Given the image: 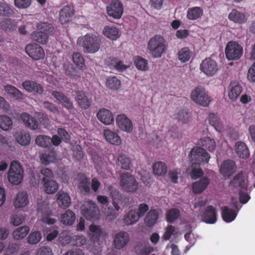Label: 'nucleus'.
Masks as SVG:
<instances>
[{"mask_svg":"<svg viewBox=\"0 0 255 255\" xmlns=\"http://www.w3.org/2000/svg\"><path fill=\"white\" fill-rule=\"evenodd\" d=\"M167 48L166 41L164 37L160 34H156L151 37L147 46V50L152 58H160L165 53Z\"/></svg>","mask_w":255,"mask_h":255,"instance_id":"nucleus-1","label":"nucleus"},{"mask_svg":"<svg viewBox=\"0 0 255 255\" xmlns=\"http://www.w3.org/2000/svg\"><path fill=\"white\" fill-rule=\"evenodd\" d=\"M77 43L83 47L85 53H95L100 49L102 40L100 35L88 33L79 37Z\"/></svg>","mask_w":255,"mask_h":255,"instance_id":"nucleus-2","label":"nucleus"},{"mask_svg":"<svg viewBox=\"0 0 255 255\" xmlns=\"http://www.w3.org/2000/svg\"><path fill=\"white\" fill-rule=\"evenodd\" d=\"M53 30L54 27L51 24L41 22L37 24L36 31L32 33L31 38L34 41L45 44L48 42L49 35L53 33Z\"/></svg>","mask_w":255,"mask_h":255,"instance_id":"nucleus-3","label":"nucleus"},{"mask_svg":"<svg viewBox=\"0 0 255 255\" xmlns=\"http://www.w3.org/2000/svg\"><path fill=\"white\" fill-rule=\"evenodd\" d=\"M23 177V170L19 162L12 161L7 173L8 179L13 185L19 184Z\"/></svg>","mask_w":255,"mask_h":255,"instance_id":"nucleus-4","label":"nucleus"},{"mask_svg":"<svg viewBox=\"0 0 255 255\" xmlns=\"http://www.w3.org/2000/svg\"><path fill=\"white\" fill-rule=\"evenodd\" d=\"M190 97L195 103L203 107L208 106L211 101L208 92L201 86H197L192 91Z\"/></svg>","mask_w":255,"mask_h":255,"instance_id":"nucleus-5","label":"nucleus"},{"mask_svg":"<svg viewBox=\"0 0 255 255\" xmlns=\"http://www.w3.org/2000/svg\"><path fill=\"white\" fill-rule=\"evenodd\" d=\"M189 156L193 162V166L195 164L200 166L202 163H208L210 158L206 150L199 146L193 147L190 151Z\"/></svg>","mask_w":255,"mask_h":255,"instance_id":"nucleus-6","label":"nucleus"},{"mask_svg":"<svg viewBox=\"0 0 255 255\" xmlns=\"http://www.w3.org/2000/svg\"><path fill=\"white\" fill-rule=\"evenodd\" d=\"M121 186L126 191L134 192L138 187V183L134 176L129 173H124L120 175Z\"/></svg>","mask_w":255,"mask_h":255,"instance_id":"nucleus-7","label":"nucleus"},{"mask_svg":"<svg viewBox=\"0 0 255 255\" xmlns=\"http://www.w3.org/2000/svg\"><path fill=\"white\" fill-rule=\"evenodd\" d=\"M81 213L88 220L98 219L100 211L96 203L92 200L88 201L82 208Z\"/></svg>","mask_w":255,"mask_h":255,"instance_id":"nucleus-8","label":"nucleus"},{"mask_svg":"<svg viewBox=\"0 0 255 255\" xmlns=\"http://www.w3.org/2000/svg\"><path fill=\"white\" fill-rule=\"evenodd\" d=\"M243 53L242 47L235 41L228 42L225 48L226 56L229 60L239 59Z\"/></svg>","mask_w":255,"mask_h":255,"instance_id":"nucleus-9","label":"nucleus"},{"mask_svg":"<svg viewBox=\"0 0 255 255\" xmlns=\"http://www.w3.org/2000/svg\"><path fill=\"white\" fill-rule=\"evenodd\" d=\"M200 70L208 77L214 76L218 70L217 62L210 57L203 60L200 66Z\"/></svg>","mask_w":255,"mask_h":255,"instance_id":"nucleus-10","label":"nucleus"},{"mask_svg":"<svg viewBox=\"0 0 255 255\" xmlns=\"http://www.w3.org/2000/svg\"><path fill=\"white\" fill-rule=\"evenodd\" d=\"M25 50L27 55L35 60L42 59L45 57L43 48L36 43H31L26 45Z\"/></svg>","mask_w":255,"mask_h":255,"instance_id":"nucleus-11","label":"nucleus"},{"mask_svg":"<svg viewBox=\"0 0 255 255\" xmlns=\"http://www.w3.org/2000/svg\"><path fill=\"white\" fill-rule=\"evenodd\" d=\"M107 11L110 16L119 19L124 12L123 3L119 0H113L110 4L107 6Z\"/></svg>","mask_w":255,"mask_h":255,"instance_id":"nucleus-12","label":"nucleus"},{"mask_svg":"<svg viewBox=\"0 0 255 255\" xmlns=\"http://www.w3.org/2000/svg\"><path fill=\"white\" fill-rule=\"evenodd\" d=\"M75 13L73 6L66 5L62 7L59 11V20L62 24H66L72 19Z\"/></svg>","mask_w":255,"mask_h":255,"instance_id":"nucleus-13","label":"nucleus"},{"mask_svg":"<svg viewBox=\"0 0 255 255\" xmlns=\"http://www.w3.org/2000/svg\"><path fill=\"white\" fill-rule=\"evenodd\" d=\"M217 216L216 209L212 205L207 206L201 214L202 221L210 224H214L217 221Z\"/></svg>","mask_w":255,"mask_h":255,"instance_id":"nucleus-14","label":"nucleus"},{"mask_svg":"<svg viewBox=\"0 0 255 255\" xmlns=\"http://www.w3.org/2000/svg\"><path fill=\"white\" fill-rule=\"evenodd\" d=\"M22 86L26 91L33 94L41 95L44 92L42 85L34 81H25L22 83Z\"/></svg>","mask_w":255,"mask_h":255,"instance_id":"nucleus-15","label":"nucleus"},{"mask_svg":"<svg viewBox=\"0 0 255 255\" xmlns=\"http://www.w3.org/2000/svg\"><path fill=\"white\" fill-rule=\"evenodd\" d=\"M117 123L119 127L123 131L130 132L133 129L131 121L125 115H120L117 116Z\"/></svg>","mask_w":255,"mask_h":255,"instance_id":"nucleus-16","label":"nucleus"},{"mask_svg":"<svg viewBox=\"0 0 255 255\" xmlns=\"http://www.w3.org/2000/svg\"><path fill=\"white\" fill-rule=\"evenodd\" d=\"M129 241V234L124 231L116 234L114 238V244L117 249L120 250L125 247Z\"/></svg>","mask_w":255,"mask_h":255,"instance_id":"nucleus-17","label":"nucleus"},{"mask_svg":"<svg viewBox=\"0 0 255 255\" xmlns=\"http://www.w3.org/2000/svg\"><path fill=\"white\" fill-rule=\"evenodd\" d=\"M230 185L234 187H239L241 190H248V181L243 172H239L230 181Z\"/></svg>","mask_w":255,"mask_h":255,"instance_id":"nucleus-18","label":"nucleus"},{"mask_svg":"<svg viewBox=\"0 0 255 255\" xmlns=\"http://www.w3.org/2000/svg\"><path fill=\"white\" fill-rule=\"evenodd\" d=\"M75 100L78 105L82 109L87 110L91 106V100L83 91H78L76 93Z\"/></svg>","mask_w":255,"mask_h":255,"instance_id":"nucleus-19","label":"nucleus"},{"mask_svg":"<svg viewBox=\"0 0 255 255\" xmlns=\"http://www.w3.org/2000/svg\"><path fill=\"white\" fill-rule=\"evenodd\" d=\"M52 95L56 99L63 107L68 110H72L74 108L73 104L70 99L66 96L63 93L54 91L51 93Z\"/></svg>","mask_w":255,"mask_h":255,"instance_id":"nucleus-20","label":"nucleus"},{"mask_svg":"<svg viewBox=\"0 0 255 255\" xmlns=\"http://www.w3.org/2000/svg\"><path fill=\"white\" fill-rule=\"evenodd\" d=\"M236 170L235 162L232 160L224 161L221 165L220 172L224 176L232 175Z\"/></svg>","mask_w":255,"mask_h":255,"instance_id":"nucleus-21","label":"nucleus"},{"mask_svg":"<svg viewBox=\"0 0 255 255\" xmlns=\"http://www.w3.org/2000/svg\"><path fill=\"white\" fill-rule=\"evenodd\" d=\"M98 120L106 125L111 124L114 120L112 112L105 108L101 109L97 114Z\"/></svg>","mask_w":255,"mask_h":255,"instance_id":"nucleus-22","label":"nucleus"},{"mask_svg":"<svg viewBox=\"0 0 255 255\" xmlns=\"http://www.w3.org/2000/svg\"><path fill=\"white\" fill-rule=\"evenodd\" d=\"M210 180L206 176H204L199 181H196L192 184V190L195 194L202 193L210 184Z\"/></svg>","mask_w":255,"mask_h":255,"instance_id":"nucleus-23","label":"nucleus"},{"mask_svg":"<svg viewBox=\"0 0 255 255\" xmlns=\"http://www.w3.org/2000/svg\"><path fill=\"white\" fill-rule=\"evenodd\" d=\"M229 98L232 101H236L240 95L243 89L241 85L237 82L232 81L229 85Z\"/></svg>","mask_w":255,"mask_h":255,"instance_id":"nucleus-24","label":"nucleus"},{"mask_svg":"<svg viewBox=\"0 0 255 255\" xmlns=\"http://www.w3.org/2000/svg\"><path fill=\"white\" fill-rule=\"evenodd\" d=\"M76 219L75 213L70 210H66L60 215V221L64 225L70 226L73 225Z\"/></svg>","mask_w":255,"mask_h":255,"instance_id":"nucleus-25","label":"nucleus"},{"mask_svg":"<svg viewBox=\"0 0 255 255\" xmlns=\"http://www.w3.org/2000/svg\"><path fill=\"white\" fill-rule=\"evenodd\" d=\"M103 34L112 40H116L121 35L119 29L114 26H106L103 31Z\"/></svg>","mask_w":255,"mask_h":255,"instance_id":"nucleus-26","label":"nucleus"},{"mask_svg":"<svg viewBox=\"0 0 255 255\" xmlns=\"http://www.w3.org/2000/svg\"><path fill=\"white\" fill-rule=\"evenodd\" d=\"M229 19L235 23L243 24L247 21L246 15L236 9H233L228 15Z\"/></svg>","mask_w":255,"mask_h":255,"instance_id":"nucleus-27","label":"nucleus"},{"mask_svg":"<svg viewBox=\"0 0 255 255\" xmlns=\"http://www.w3.org/2000/svg\"><path fill=\"white\" fill-rule=\"evenodd\" d=\"M21 119L25 126L30 129L35 130L38 128L37 121L29 114L26 113H22L21 115Z\"/></svg>","mask_w":255,"mask_h":255,"instance_id":"nucleus-28","label":"nucleus"},{"mask_svg":"<svg viewBox=\"0 0 255 255\" xmlns=\"http://www.w3.org/2000/svg\"><path fill=\"white\" fill-rule=\"evenodd\" d=\"M135 252L137 255H148L153 252V248L148 243L142 242L137 244L134 248Z\"/></svg>","mask_w":255,"mask_h":255,"instance_id":"nucleus-29","label":"nucleus"},{"mask_svg":"<svg viewBox=\"0 0 255 255\" xmlns=\"http://www.w3.org/2000/svg\"><path fill=\"white\" fill-rule=\"evenodd\" d=\"M221 210L222 218L227 223L233 221L237 217V212L235 210L229 208L228 206L223 207Z\"/></svg>","mask_w":255,"mask_h":255,"instance_id":"nucleus-30","label":"nucleus"},{"mask_svg":"<svg viewBox=\"0 0 255 255\" xmlns=\"http://www.w3.org/2000/svg\"><path fill=\"white\" fill-rule=\"evenodd\" d=\"M104 135L107 141L113 145H119L121 143V139L120 136L110 129H106Z\"/></svg>","mask_w":255,"mask_h":255,"instance_id":"nucleus-31","label":"nucleus"},{"mask_svg":"<svg viewBox=\"0 0 255 255\" xmlns=\"http://www.w3.org/2000/svg\"><path fill=\"white\" fill-rule=\"evenodd\" d=\"M4 90L13 99L16 100L23 99V94L16 87L10 85H7L4 87Z\"/></svg>","mask_w":255,"mask_h":255,"instance_id":"nucleus-32","label":"nucleus"},{"mask_svg":"<svg viewBox=\"0 0 255 255\" xmlns=\"http://www.w3.org/2000/svg\"><path fill=\"white\" fill-rule=\"evenodd\" d=\"M203 15V9L199 6H195L188 8L187 12V17L189 20H195L201 18Z\"/></svg>","mask_w":255,"mask_h":255,"instance_id":"nucleus-33","label":"nucleus"},{"mask_svg":"<svg viewBox=\"0 0 255 255\" xmlns=\"http://www.w3.org/2000/svg\"><path fill=\"white\" fill-rule=\"evenodd\" d=\"M208 120L210 124L217 131L220 132L223 131L224 126L217 114L214 113L209 114Z\"/></svg>","mask_w":255,"mask_h":255,"instance_id":"nucleus-34","label":"nucleus"},{"mask_svg":"<svg viewBox=\"0 0 255 255\" xmlns=\"http://www.w3.org/2000/svg\"><path fill=\"white\" fill-rule=\"evenodd\" d=\"M57 202L59 206L62 209H66L71 204V198L67 193L59 192Z\"/></svg>","mask_w":255,"mask_h":255,"instance_id":"nucleus-35","label":"nucleus"},{"mask_svg":"<svg viewBox=\"0 0 255 255\" xmlns=\"http://www.w3.org/2000/svg\"><path fill=\"white\" fill-rule=\"evenodd\" d=\"M28 203V196L24 192H19L14 202V205L16 208H22L26 206Z\"/></svg>","mask_w":255,"mask_h":255,"instance_id":"nucleus-36","label":"nucleus"},{"mask_svg":"<svg viewBox=\"0 0 255 255\" xmlns=\"http://www.w3.org/2000/svg\"><path fill=\"white\" fill-rule=\"evenodd\" d=\"M236 147L237 154L240 158L246 159L249 156V150L245 142L238 141L236 143Z\"/></svg>","mask_w":255,"mask_h":255,"instance_id":"nucleus-37","label":"nucleus"},{"mask_svg":"<svg viewBox=\"0 0 255 255\" xmlns=\"http://www.w3.org/2000/svg\"><path fill=\"white\" fill-rule=\"evenodd\" d=\"M139 219V218L136 213V209H131L124 216L123 221L126 225H130L137 222Z\"/></svg>","mask_w":255,"mask_h":255,"instance_id":"nucleus-38","label":"nucleus"},{"mask_svg":"<svg viewBox=\"0 0 255 255\" xmlns=\"http://www.w3.org/2000/svg\"><path fill=\"white\" fill-rule=\"evenodd\" d=\"M158 219V211L156 209H150L145 217V223L146 226L151 227L156 224Z\"/></svg>","mask_w":255,"mask_h":255,"instance_id":"nucleus-39","label":"nucleus"},{"mask_svg":"<svg viewBox=\"0 0 255 255\" xmlns=\"http://www.w3.org/2000/svg\"><path fill=\"white\" fill-rule=\"evenodd\" d=\"M14 14L12 7L4 1H0V15L6 17L12 16Z\"/></svg>","mask_w":255,"mask_h":255,"instance_id":"nucleus-40","label":"nucleus"},{"mask_svg":"<svg viewBox=\"0 0 255 255\" xmlns=\"http://www.w3.org/2000/svg\"><path fill=\"white\" fill-rule=\"evenodd\" d=\"M193 55V52L188 47L181 48L178 53V58L182 63L188 61Z\"/></svg>","mask_w":255,"mask_h":255,"instance_id":"nucleus-41","label":"nucleus"},{"mask_svg":"<svg viewBox=\"0 0 255 255\" xmlns=\"http://www.w3.org/2000/svg\"><path fill=\"white\" fill-rule=\"evenodd\" d=\"M199 144L200 145L202 146L203 148H206L209 151H213L216 146L215 140L209 137L201 138L199 142Z\"/></svg>","mask_w":255,"mask_h":255,"instance_id":"nucleus-42","label":"nucleus"},{"mask_svg":"<svg viewBox=\"0 0 255 255\" xmlns=\"http://www.w3.org/2000/svg\"><path fill=\"white\" fill-rule=\"evenodd\" d=\"M153 172L155 175L163 176L167 172V166L165 163L161 161L154 163L152 166Z\"/></svg>","mask_w":255,"mask_h":255,"instance_id":"nucleus-43","label":"nucleus"},{"mask_svg":"<svg viewBox=\"0 0 255 255\" xmlns=\"http://www.w3.org/2000/svg\"><path fill=\"white\" fill-rule=\"evenodd\" d=\"M89 232L91 239L94 242L98 241L103 234L102 229L99 226L94 224L89 226Z\"/></svg>","mask_w":255,"mask_h":255,"instance_id":"nucleus-44","label":"nucleus"},{"mask_svg":"<svg viewBox=\"0 0 255 255\" xmlns=\"http://www.w3.org/2000/svg\"><path fill=\"white\" fill-rule=\"evenodd\" d=\"M45 192L47 194H53L55 193L59 188L58 184L53 180L47 179L43 182Z\"/></svg>","mask_w":255,"mask_h":255,"instance_id":"nucleus-45","label":"nucleus"},{"mask_svg":"<svg viewBox=\"0 0 255 255\" xmlns=\"http://www.w3.org/2000/svg\"><path fill=\"white\" fill-rule=\"evenodd\" d=\"M29 231V228L24 226L20 227L14 230L12 233V236L14 239L18 240L24 238Z\"/></svg>","mask_w":255,"mask_h":255,"instance_id":"nucleus-46","label":"nucleus"},{"mask_svg":"<svg viewBox=\"0 0 255 255\" xmlns=\"http://www.w3.org/2000/svg\"><path fill=\"white\" fill-rule=\"evenodd\" d=\"M16 140L20 145L26 146L29 144L31 137L29 133L25 131H21L17 134Z\"/></svg>","mask_w":255,"mask_h":255,"instance_id":"nucleus-47","label":"nucleus"},{"mask_svg":"<svg viewBox=\"0 0 255 255\" xmlns=\"http://www.w3.org/2000/svg\"><path fill=\"white\" fill-rule=\"evenodd\" d=\"M106 85L110 89L117 90L120 88L121 82L116 76L109 77L107 79Z\"/></svg>","mask_w":255,"mask_h":255,"instance_id":"nucleus-48","label":"nucleus"},{"mask_svg":"<svg viewBox=\"0 0 255 255\" xmlns=\"http://www.w3.org/2000/svg\"><path fill=\"white\" fill-rule=\"evenodd\" d=\"M134 64L138 70L146 71L148 69L147 61L141 56H136L134 58Z\"/></svg>","mask_w":255,"mask_h":255,"instance_id":"nucleus-49","label":"nucleus"},{"mask_svg":"<svg viewBox=\"0 0 255 255\" xmlns=\"http://www.w3.org/2000/svg\"><path fill=\"white\" fill-rule=\"evenodd\" d=\"M117 164L121 168L125 170H129L131 165L130 159L126 155L122 153L118 157Z\"/></svg>","mask_w":255,"mask_h":255,"instance_id":"nucleus-50","label":"nucleus"},{"mask_svg":"<svg viewBox=\"0 0 255 255\" xmlns=\"http://www.w3.org/2000/svg\"><path fill=\"white\" fill-rule=\"evenodd\" d=\"M12 121L10 118L5 115L0 116V128L3 130H8L12 128Z\"/></svg>","mask_w":255,"mask_h":255,"instance_id":"nucleus-51","label":"nucleus"},{"mask_svg":"<svg viewBox=\"0 0 255 255\" xmlns=\"http://www.w3.org/2000/svg\"><path fill=\"white\" fill-rule=\"evenodd\" d=\"M51 137L45 135H39L37 136L35 139L36 143L43 147H47L51 144Z\"/></svg>","mask_w":255,"mask_h":255,"instance_id":"nucleus-52","label":"nucleus"},{"mask_svg":"<svg viewBox=\"0 0 255 255\" xmlns=\"http://www.w3.org/2000/svg\"><path fill=\"white\" fill-rule=\"evenodd\" d=\"M79 188L82 193L84 195L90 192V182L88 178H84L79 183Z\"/></svg>","mask_w":255,"mask_h":255,"instance_id":"nucleus-53","label":"nucleus"},{"mask_svg":"<svg viewBox=\"0 0 255 255\" xmlns=\"http://www.w3.org/2000/svg\"><path fill=\"white\" fill-rule=\"evenodd\" d=\"M180 215L179 210L176 208L169 210L166 214V221L169 223H172L175 221Z\"/></svg>","mask_w":255,"mask_h":255,"instance_id":"nucleus-54","label":"nucleus"},{"mask_svg":"<svg viewBox=\"0 0 255 255\" xmlns=\"http://www.w3.org/2000/svg\"><path fill=\"white\" fill-rule=\"evenodd\" d=\"M72 60L77 67L82 68L85 66V59L82 55L78 52L73 53Z\"/></svg>","mask_w":255,"mask_h":255,"instance_id":"nucleus-55","label":"nucleus"},{"mask_svg":"<svg viewBox=\"0 0 255 255\" xmlns=\"http://www.w3.org/2000/svg\"><path fill=\"white\" fill-rule=\"evenodd\" d=\"M107 191L110 193V196L113 201L120 200L122 198L120 192L118 189L114 188L111 185L107 187Z\"/></svg>","mask_w":255,"mask_h":255,"instance_id":"nucleus-56","label":"nucleus"},{"mask_svg":"<svg viewBox=\"0 0 255 255\" xmlns=\"http://www.w3.org/2000/svg\"><path fill=\"white\" fill-rule=\"evenodd\" d=\"M40 159L42 163L43 164L47 165L50 162L54 161L56 158L53 153L48 152L43 153L41 156Z\"/></svg>","mask_w":255,"mask_h":255,"instance_id":"nucleus-57","label":"nucleus"},{"mask_svg":"<svg viewBox=\"0 0 255 255\" xmlns=\"http://www.w3.org/2000/svg\"><path fill=\"white\" fill-rule=\"evenodd\" d=\"M41 239V234L40 232L36 231L31 233L27 238L28 243L35 245L40 242Z\"/></svg>","mask_w":255,"mask_h":255,"instance_id":"nucleus-58","label":"nucleus"},{"mask_svg":"<svg viewBox=\"0 0 255 255\" xmlns=\"http://www.w3.org/2000/svg\"><path fill=\"white\" fill-rule=\"evenodd\" d=\"M71 243L73 246L81 247L86 243V239L83 236L75 235L71 239Z\"/></svg>","mask_w":255,"mask_h":255,"instance_id":"nucleus-59","label":"nucleus"},{"mask_svg":"<svg viewBox=\"0 0 255 255\" xmlns=\"http://www.w3.org/2000/svg\"><path fill=\"white\" fill-rule=\"evenodd\" d=\"M192 166L193 169L190 173V176L192 179L196 180L199 178L203 177L204 172L202 169L201 168H196L198 166V165L195 164L193 166L192 164Z\"/></svg>","mask_w":255,"mask_h":255,"instance_id":"nucleus-60","label":"nucleus"},{"mask_svg":"<svg viewBox=\"0 0 255 255\" xmlns=\"http://www.w3.org/2000/svg\"><path fill=\"white\" fill-rule=\"evenodd\" d=\"M1 26L5 30H8L9 31L15 30L17 27L16 22L11 19H5L2 23Z\"/></svg>","mask_w":255,"mask_h":255,"instance_id":"nucleus-61","label":"nucleus"},{"mask_svg":"<svg viewBox=\"0 0 255 255\" xmlns=\"http://www.w3.org/2000/svg\"><path fill=\"white\" fill-rule=\"evenodd\" d=\"M40 173L43 176V177L42 178L43 182H45L47 179L52 180L51 179L54 176L53 171L47 168H42L40 170Z\"/></svg>","mask_w":255,"mask_h":255,"instance_id":"nucleus-62","label":"nucleus"},{"mask_svg":"<svg viewBox=\"0 0 255 255\" xmlns=\"http://www.w3.org/2000/svg\"><path fill=\"white\" fill-rule=\"evenodd\" d=\"M25 216L20 213L14 215L11 218V223L15 226L20 225L25 220Z\"/></svg>","mask_w":255,"mask_h":255,"instance_id":"nucleus-63","label":"nucleus"},{"mask_svg":"<svg viewBox=\"0 0 255 255\" xmlns=\"http://www.w3.org/2000/svg\"><path fill=\"white\" fill-rule=\"evenodd\" d=\"M31 3V0H14V5L19 8L28 7Z\"/></svg>","mask_w":255,"mask_h":255,"instance_id":"nucleus-64","label":"nucleus"}]
</instances>
